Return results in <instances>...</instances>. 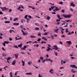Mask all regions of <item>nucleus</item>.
I'll return each mask as SVG.
<instances>
[{"label":"nucleus","instance_id":"4","mask_svg":"<svg viewBox=\"0 0 77 77\" xmlns=\"http://www.w3.org/2000/svg\"><path fill=\"white\" fill-rule=\"evenodd\" d=\"M70 67H72L74 68H76V67H75V65H71L70 66Z\"/></svg>","mask_w":77,"mask_h":77},{"label":"nucleus","instance_id":"38","mask_svg":"<svg viewBox=\"0 0 77 77\" xmlns=\"http://www.w3.org/2000/svg\"><path fill=\"white\" fill-rule=\"evenodd\" d=\"M43 43H44V44H46V43H47V42H45L44 41H42V44H43Z\"/></svg>","mask_w":77,"mask_h":77},{"label":"nucleus","instance_id":"46","mask_svg":"<svg viewBox=\"0 0 77 77\" xmlns=\"http://www.w3.org/2000/svg\"><path fill=\"white\" fill-rule=\"evenodd\" d=\"M70 10L71 11H72V12H74V11H73V10H72V8H70Z\"/></svg>","mask_w":77,"mask_h":77},{"label":"nucleus","instance_id":"17","mask_svg":"<svg viewBox=\"0 0 77 77\" xmlns=\"http://www.w3.org/2000/svg\"><path fill=\"white\" fill-rule=\"evenodd\" d=\"M67 43H68L69 44H71V41H68L66 42Z\"/></svg>","mask_w":77,"mask_h":77},{"label":"nucleus","instance_id":"29","mask_svg":"<svg viewBox=\"0 0 77 77\" xmlns=\"http://www.w3.org/2000/svg\"><path fill=\"white\" fill-rule=\"evenodd\" d=\"M22 47V44H20V45H18V47Z\"/></svg>","mask_w":77,"mask_h":77},{"label":"nucleus","instance_id":"56","mask_svg":"<svg viewBox=\"0 0 77 77\" xmlns=\"http://www.w3.org/2000/svg\"><path fill=\"white\" fill-rule=\"evenodd\" d=\"M52 14H55V15H56V13H55V12H52Z\"/></svg>","mask_w":77,"mask_h":77},{"label":"nucleus","instance_id":"59","mask_svg":"<svg viewBox=\"0 0 77 77\" xmlns=\"http://www.w3.org/2000/svg\"><path fill=\"white\" fill-rule=\"evenodd\" d=\"M60 44H61V45H62L63 44V43L61 42H60Z\"/></svg>","mask_w":77,"mask_h":77},{"label":"nucleus","instance_id":"15","mask_svg":"<svg viewBox=\"0 0 77 77\" xmlns=\"http://www.w3.org/2000/svg\"><path fill=\"white\" fill-rule=\"evenodd\" d=\"M55 10L56 11H58L60 10L59 9H58V7L55 8Z\"/></svg>","mask_w":77,"mask_h":77},{"label":"nucleus","instance_id":"48","mask_svg":"<svg viewBox=\"0 0 77 77\" xmlns=\"http://www.w3.org/2000/svg\"><path fill=\"white\" fill-rule=\"evenodd\" d=\"M41 33H38V36H41Z\"/></svg>","mask_w":77,"mask_h":77},{"label":"nucleus","instance_id":"37","mask_svg":"<svg viewBox=\"0 0 77 77\" xmlns=\"http://www.w3.org/2000/svg\"><path fill=\"white\" fill-rule=\"evenodd\" d=\"M2 45H3L4 46H6V44L5 42H4V43L2 44Z\"/></svg>","mask_w":77,"mask_h":77},{"label":"nucleus","instance_id":"2","mask_svg":"<svg viewBox=\"0 0 77 77\" xmlns=\"http://www.w3.org/2000/svg\"><path fill=\"white\" fill-rule=\"evenodd\" d=\"M54 47H55L54 48V49H55V50H58L59 49L57 45H54Z\"/></svg>","mask_w":77,"mask_h":77},{"label":"nucleus","instance_id":"51","mask_svg":"<svg viewBox=\"0 0 77 77\" xmlns=\"http://www.w3.org/2000/svg\"><path fill=\"white\" fill-rule=\"evenodd\" d=\"M59 4H60V5H63V2H61L59 3Z\"/></svg>","mask_w":77,"mask_h":77},{"label":"nucleus","instance_id":"41","mask_svg":"<svg viewBox=\"0 0 77 77\" xmlns=\"http://www.w3.org/2000/svg\"><path fill=\"white\" fill-rule=\"evenodd\" d=\"M23 48H24L25 49H26V48H27V46H23Z\"/></svg>","mask_w":77,"mask_h":77},{"label":"nucleus","instance_id":"8","mask_svg":"<svg viewBox=\"0 0 77 77\" xmlns=\"http://www.w3.org/2000/svg\"><path fill=\"white\" fill-rule=\"evenodd\" d=\"M18 54H15V56L16 59H18Z\"/></svg>","mask_w":77,"mask_h":77},{"label":"nucleus","instance_id":"61","mask_svg":"<svg viewBox=\"0 0 77 77\" xmlns=\"http://www.w3.org/2000/svg\"><path fill=\"white\" fill-rule=\"evenodd\" d=\"M38 63H40L41 62V60H39L38 61Z\"/></svg>","mask_w":77,"mask_h":77},{"label":"nucleus","instance_id":"57","mask_svg":"<svg viewBox=\"0 0 77 77\" xmlns=\"http://www.w3.org/2000/svg\"><path fill=\"white\" fill-rule=\"evenodd\" d=\"M28 63L29 65H31V63H30V62H28Z\"/></svg>","mask_w":77,"mask_h":77},{"label":"nucleus","instance_id":"33","mask_svg":"<svg viewBox=\"0 0 77 77\" xmlns=\"http://www.w3.org/2000/svg\"><path fill=\"white\" fill-rule=\"evenodd\" d=\"M54 53L55 54L56 56H57V52H55V51H54Z\"/></svg>","mask_w":77,"mask_h":77},{"label":"nucleus","instance_id":"50","mask_svg":"<svg viewBox=\"0 0 77 77\" xmlns=\"http://www.w3.org/2000/svg\"><path fill=\"white\" fill-rule=\"evenodd\" d=\"M2 49L3 51H6V50L3 48H2Z\"/></svg>","mask_w":77,"mask_h":77},{"label":"nucleus","instance_id":"18","mask_svg":"<svg viewBox=\"0 0 77 77\" xmlns=\"http://www.w3.org/2000/svg\"><path fill=\"white\" fill-rule=\"evenodd\" d=\"M11 23L10 21H5V24H7V23Z\"/></svg>","mask_w":77,"mask_h":77},{"label":"nucleus","instance_id":"1","mask_svg":"<svg viewBox=\"0 0 77 77\" xmlns=\"http://www.w3.org/2000/svg\"><path fill=\"white\" fill-rule=\"evenodd\" d=\"M63 17H64V18H71V15H65V14H63Z\"/></svg>","mask_w":77,"mask_h":77},{"label":"nucleus","instance_id":"5","mask_svg":"<svg viewBox=\"0 0 77 77\" xmlns=\"http://www.w3.org/2000/svg\"><path fill=\"white\" fill-rule=\"evenodd\" d=\"M48 49H47L46 50V51H50V50H52V49H51V48H49L48 47Z\"/></svg>","mask_w":77,"mask_h":77},{"label":"nucleus","instance_id":"43","mask_svg":"<svg viewBox=\"0 0 77 77\" xmlns=\"http://www.w3.org/2000/svg\"><path fill=\"white\" fill-rule=\"evenodd\" d=\"M6 68H8V66H6L5 67H4V69H5L6 71Z\"/></svg>","mask_w":77,"mask_h":77},{"label":"nucleus","instance_id":"45","mask_svg":"<svg viewBox=\"0 0 77 77\" xmlns=\"http://www.w3.org/2000/svg\"><path fill=\"white\" fill-rule=\"evenodd\" d=\"M20 27L21 29H23V26L22 25H21Z\"/></svg>","mask_w":77,"mask_h":77},{"label":"nucleus","instance_id":"47","mask_svg":"<svg viewBox=\"0 0 77 77\" xmlns=\"http://www.w3.org/2000/svg\"><path fill=\"white\" fill-rule=\"evenodd\" d=\"M41 39L40 38H38V40H37V41H41Z\"/></svg>","mask_w":77,"mask_h":77},{"label":"nucleus","instance_id":"36","mask_svg":"<svg viewBox=\"0 0 77 77\" xmlns=\"http://www.w3.org/2000/svg\"><path fill=\"white\" fill-rule=\"evenodd\" d=\"M14 47H15V48H18V46H17V45H15L14 46Z\"/></svg>","mask_w":77,"mask_h":77},{"label":"nucleus","instance_id":"30","mask_svg":"<svg viewBox=\"0 0 77 77\" xmlns=\"http://www.w3.org/2000/svg\"><path fill=\"white\" fill-rule=\"evenodd\" d=\"M49 61H50L51 63L53 62V61H52V60H51L50 59H49Z\"/></svg>","mask_w":77,"mask_h":77},{"label":"nucleus","instance_id":"60","mask_svg":"<svg viewBox=\"0 0 77 77\" xmlns=\"http://www.w3.org/2000/svg\"><path fill=\"white\" fill-rule=\"evenodd\" d=\"M4 18L5 19V20H7V19H8V17H4Z\"/></svg>","mask_w":77,"mask_h":77},{"label":"nucleus","instance_id":"42","mask_svg":"<svg viewBox=\"0 0 77 77\" xmlns=\"http://www.w3.org/2000/svg\"><path fill=\"white\" fill-rule=\"evenodd\" d=\"M21 7L20 6H19V8H17V9H18V10H20V9H21Z\"/></svg>","mask_w":77,"mask_h":77},{"label":"nucleus","instance_id":"7","mask_svg":"<svg viewBox=\"0 0 77 77\" xmlns=\"http://www.w3.org/2000/svg\"><path fill=\"white\" fill-rule=\"evenodd\" d=\"M21 62L23 63H22V66H24V65H25V62L24 61H23V60H22Z\"/></svg>","mask_w":77,"mask_h":77},{"label":"nucleus","instance_id":"44","mask_svg":"<svg viewBox=\"0 0 77 77\" xmlns=\"http://www.w3.org/2000/svg\"><path fill=\"white\" fill-rule=\"evenodd\" d=\"M27 17V15H26L25 16V17H24L25 18V19H26V18Z\"/></svg>","mask_w":77,"mask_h":77},{"label":"nucleus","instance_id":"12","mask_svg":"<svg viewBox=\"0 0 77 77\" xmlns=\"http://www.w3.org/2000/svg\"><path fill=\"white\" fill-rule=\"evenodd\" d=\"M48 32H45V33H43V35L45 36H46V35H48Z\"/></svg>","mask_w":77,"mask_h":77},{"label":"nucleus","instance_id":"11","mask_svg":"<svg viewBox=\"0 0 77 77\" xmlns=\"http://www.w3.org/2000/svg\"><path fill=\"white\" fill-rule=\"evenodd\" d=\"M30 37L31 38H36V36L31 35L30 36Z\"/></svg>","mask_w":77,"mask_h":77},{"label":"nucleus","instance_id":"26","mask_svg":"<svg viewBox=\"0 0 77 77\" xmlns=\"http://www.w3.org/2000/svg\"><path fill=\"white\" fill-rule=\"evenodd\" d=\"M58 30H59V29H57L55 30V32H56V33H58Z\"/></svg>","mask_w":77,"mask_h":77},{"label":"nucleus","instance_id":"63","mask_svg":"<svg viewBox=\"0 0 77 77\" xmlns=\"http://www.w3.org/2000/svg\"><path fill=\"white\" fill-rule=\"evenodd\" d=\"M45 61V59L44 60H43L42 61L43 63H44Z\"/></svg>","mask_w":77,"mask_h":77},{"label":"nucleus","instance_id":"25","mask_svg":"<svg viewBox=\"0 0 77 77\" xmlns=\"http://www.w3.org/2000/svg\"><path fill=\"white\" fill-rule=\"evenodd\" d=\"M35 30H39V28L38 27H36L35 29Z\"/></svg>","mask_w":77,"mask_h":77},{"label":"nucleus","instance_id":"10","mask_svg":"<svg viewBox=\"0 0 77 77\" xmlns=\"http://www.w3.org/2000/svg\"><path fill=\"white\" fill-rule=\"evenodd\" d=\"M53 71V69H52L50 70H49V72L51 74H53V72H51V71Z\"/></svg>","mask_w":77,"mask_h":77},{"label":"nucleus","instance_id":"23","mask_svg":"<svg viewBox=\"0 0 77 77\" xmlns=\"http://www.w3.org/2000/svg\"><path fill=\"white\" fill-rule=\"evenodd\" d=\"M50 16H48L47 17V20H50Z\"/></svg>","mask_w":77,"mask_h":77},{"label":"nucleus","instance_id":"9","mask_svg":"<svg viewBox=\"0 0 77 77\" xmlns=\"http://www.w3.org/2000/svg\"><path fill=\"white\" fill-rule=\"evenodd\" d=\"M57 17L59 19V20H61V18L60 17V15H59V14H57Z\"/></svg>","mask_w":77,"mask_h":77},{"label":"nucleus","instance_id":"16","mask_svg":"<svg viewBox=\"0 0 77 77\" xmlns=\"http://www.w3.org/2000/svg\"><path fill=\"white\" fill-rule=\"evenodd\" d=\"M13 25H15L16 26H18L19 25V23H14Z\"/></svg>","mask_w":77,"mask_h":77},{"label":"nucleus","instance_id":"49","mask_svg":"<svg viewBox=\"0 0 77 77\" xmlns=\"http://www.w3.org/2000/svg\"><path fill=\"white\" fill-rule=\"evenodd\" d=\"M28 17L29 18H30V19H31V18H32V16H31L30 15H29Z\"/></svg>","mask_w":77,"mask_h":77},{"label":"nucleus","instance_id":"13","mask_svg":"<svg viewBox=\"0 0 77 77\" xmlns=\"http://www.w3.org/2000/svg\"><path fill=\"white\" fill-rule=\"evenodd\" d=\"M71 6H72L73 7H74L75 6V4H74L73 3H71Z\"/></svg>","mask_w":77,"mask_h":77},{"label":"nucleus","instance_id":"31","mask_svg":"<svg viewBox=\"0 0 77 77\" xmlns=\"http://www.w3.org/2000/svg\"><path fill=\"white\" fill-rule=\"evenodd\" d=\"M68 35H71V32H68V33L67 34Z\"/></svg>","mask_w":77,"mask_h":77},{"label":"nucleus","instance_id":"24","mask_svg":"<svg viewBox=\"0 0 77 77\" xmlns=\"http://www.w3.org/2000/svg\"><path fill=\"white\" fill-rule=\"evenodd\" d=\"M12 32H14V33H15V31H14L13 30H10V33H11Z\"/></svg>","mask_w":77,"mask_h":77},{"label":"nucleus","instance_id":"53","mask_svg":"<svg viewBox=\"0 0 77 77\" xmlns=\"http://www.w3.org/2000/svg\"><path fill=\"white\" fill-rule=\"evenodd\" d=\"M0 14H1V15H3V12L2 11H0Z\"/></svg>","mask_w":77,"mask_h":77},{"label":"nucleus","instance_id":"35","mask_svg":"<svg viewBox=\"0 0 77 77\" xmlns=\"http://www.w3.org/2000/svg\"><path fill=\"white\" fill-rule=\"evenodd\" d=\"M61 11L62 13H64V12H65V11L63 10H61Z\"/></svg>","mask_w":77,"mask_h":77},{"label":"nucleus","instance_id":"19","mask_svg":"<svg viewBox=\"0 0 77 77\" xmlns=\"http://www.w3.org/2000/svg\"><path fill=\"white\" fill-rule=\"evenodd\" d=\"M71 71L72 72V73L75 72V71L73 69H72Z\"/></svg>","mask_w":77,"mask_h":77},{"label":"nucleus","instance_id":"34","mask_svg":"<svg viewBox=\"0 0 77 77\" xmlns=\"http://www.w3.org/2000/svg\"><path fill=\"white\" fill-rule=\"evenodd\" d=\"M2 56H6V54H5L3 53L2 54Z\"/></svg>","mask_w":77,"mask_h":77},{"label":"nucleus","instance_id":"20","mask_svg":"<svg viewBox=\"0 0 77 77\" xmlns=\"http://www.w3.org/2000/svg\"><path fill=\"white\" fill-rule=\"evenodd\" d=\"M15 60H14L13 62V63H12V65H15Z\"/></svg>","mask_w":77,"mask_h":77},{"label":"nucleus","instance_id":"28","mask_svg":"<svg viewBox=\"0 0 77 77\" xmlns=\"http://www.w3.org/2000/svg\"><path fill=\"white\" fill-rule=\"evenodd\" d=\"M23 34L24 36H26V35H27V33H26L25 32H24Z\"/></svg>","mask_w":77,"mask_h":77},{"label":"nucleus","instance_id":"21","mask_svg":"<svg viewBox=\"0 0 77 77\" xmlns=\"http://www.w3.org/2000/svg\"><path fill=\"white\" fill-rule=\"evenodd\" d=\"M4 43H5V44H9V42H8V41H5L4 42Z\"/></svg>","mask_w":77,"mask_h":77},{"label":"nucleus","instance_id":"55","mask_svg":"<svg viewBox=\"0 0 77 77\" xmlns=\"http://www.w3.org/2000/svg\"><path fill=\"white\" fill-rule=\"evenodd\" d=\"M20 48L22 49V50H26V49H25L24 48H21V47H20Z\"/></svg>","mask_w":77,"mask_h":77},{"label":"nucleus","instance_id":"22","mask_svg":"<svg viewBox=\"0 0 77 77\" xmlns=\"http://www.w3.org/2000/svg\"><path fill=\"white\" fill-rule=\"evenodd\" d=\"M18 19L17 18H16L15 19H14L13 21H17L18 20Z\"/></svg>","mask_w":77,"mask_h":77},{"label":"nucleus","instance_id":"52","mask_svg":"<svg viewBox=\"0 0 77 77\" xmlns=\"http://www.w3.org/2000/svg\"><path fill=\"white\" fill-rule=\"evenodd\" d=\"M68 29H67V28H66V33H67V32H68Z\"/></svg>","mask_w":77,"mask_h":77},{"label":"nucleus","instance_id":"40","mask_svg":"<svg viewBox=\"0 0 77 77\" xmlns=\"http://www.w3.org/2000/svg\"><path fill=\"white\" fill-rule=\"evenodd\" d=\"M56 23H57V24L58 25H59L60 24V22H57Z\"/></svg>","mask_w":77,"mask_h":77},{"label":"nucleus","instance_id":"39","mask_svg":"<svg viewBox=\"0 0 77 77\" xmlns=\"http://www.w3.org/2000/svg\"><path fill=\"white\" fill-rule=\"evenodd\" d=\"M10 59H11V58L10 57H8L7 59V60H10Z\"/></svg>","mask_w":77,"mask_h":77},{"label":"nucleus","instance_id":"32","mask_svg":"<svg viewBox=\"0 0 77 77\" xmlns=\"http://www.w3.org/2000/svg\"><path fill=\"white\" fill-rule=\"evenodd\" d=\"M40 59H41V60H42L43 59H44V58L42 57H40Z\"/></svg>","mask_w":77,"mask_h":77},{"label":"nucleus","instance_id":"58","mask_svg":"<svg viewBox=\"0 0 77 77\" xmlns=\"http://www.w3.org/2000/svg\"><path fill=\"white\" fill-rule=\"evenodd\" d=\"M65 35H63L61 37V38H65Z\"/></svg>","mask_w":77,"mask_h":77},{"label":"nucleus","instance_id":"62","mask_svg":"<svg viewBox=\"0 0 77 77\" xmlns=\"http://www.w3.org/2000/svg\"><path fill=\"white\" fill-rule=\"evenodd\" d=\"M48 47H49V48H50V47H51V46L49 44H48Z\"/></svg>","mask_w":77,"mask_h":77},{"label":"nucleus","instance_id":"64","mask_svg":"<svg viewBox=\"0 0 77 77\" xmlns=\"http://www.w3.org/2000/svg\"><path fill=\"white\" fill-rule=\"evenodd\" d=\"M9 12H11L12 11V9H10L9 10Z\"/></svg>","mask_w":77,"mask_h":77},{"label":"nucleus","instance_id":"27","mask_svg":"<svg viewBox=\"0 0 77 77\" xmlns=\"http://www.w3.org/2000/svg\"><path fill=\"white\" fill-rule=\"evenodd\" d=\"M51 39H54V36L53 35H51Z\"/></svg>","mask_w":77,"mask_h":77},{"label":"nucleus","instance_id":"54","mask_svg":"<svg viewBox=\"0 0 77 77\" xmlns=\"http://www.w3.org/2000/svg\"><path fill=\"white\" fill-rule=\"evenodd\" d=\"M9 40H10V41H12V38H9Z\"/></svg>","mask_w":77,"mask_h":77},{"label":"nucleus","instance_id":"6","mask_svg":"<svg viewBox=\"0 0 77 77\" xmlns=\"http://www.w3.org/2000/svg\"><path fill=\"white\" fill-rule=\"evenodd\" d=\"M28 7L29 8H32V9H35V7H33L32 6H31L30 5L28 6Z\"/></svg>","mask_w":77,"mask_h":77},{"label":"nucleus","instance_id":"3","mask_svg":"<svg viewBox=\"0 0 77 77\" xmlns=\"http://www.w3.org/2000/svg\"><path fill=\"white\" fill-rule=\"evenodd\" d=\"M1 9H2V11H4V10H6V9H7V8H6V7H4L3 8H1Z\"/></svg>","mask_w":77,"mask_h":77},{"label":"nucleus","instance_id":"14","mask_svg":"<svg viewBox=\"0 0 77 77\" xmlns=\"http://www.w3.org/2000/svg\"><path fill=\"white\" fill-rule=\"evenodd\" d=\"M26 75H32V73L31 72H28L26 73Z\"/></svg>","mask_w":77,"mask_h":77}]
</instances>
